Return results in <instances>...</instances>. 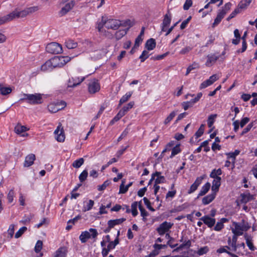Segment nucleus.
<instances>
[{
    "label": "nucleus",
    "instance_id": "obj_1",
    "mask_svg": "<svg viewBox=\"0 0 257 257\" xmlns=\"http://www.w3.org/2000/svg\"><path fill=\"white\" fill-rule=\"evenodd\" d=\"M39 10L38 6H33L29 8H26L24 10H20L19 9H16L14 11L5 16L0 18V25L7 22L13 21L16 19L22 18L26 17L29 15L32 14Z\"/></svg>",
    "mask_w": 257,
    "mask_h": 257
},
{
    "label": "nucleus",
    "instance_id": "obj_2",
    "mask_svg": "<svg viewBox=\"0 0 257 257\" xmlns=\"http://www.w3.org/2000/svg\"><path fill=\"white\" fill-rule=\"evenodd\" d=\"M97 25H102V27L107 30H116L121 26V23L118 20L102 17L101 21L97 22Z\"/></svg>",
    "mask_w": 257,
    "mask_h": 257
},
{
    "label": "nucleus",
    "instance_id": "obj_3",
    "mask_svg": "<svg viewBox=\"0 0 257 257\" xmlns=\"http://www.w3.org/2000/svg\"><path fill=\"white\" fill-rule=\"evenodd\" d=\"M250 227L248 223L242 220L241 222H233L231 230L234 235L240 236L243 234L244 231H247Z\"/></svg>",
    "mask_w": 257,
    "mask_h": 257
},
{
    "label": "nucleus",
    "instance_id": "obj_4",
    "mask_svg": "<svg viewBox=\"0 0 257 257\" xmlns=\"http://www.w3.org/2000/svg\"><path fill=\"white\" fill-rule=\"evenodd\" d=\"M74 56H55L51 59L54 68H61L70 62Z\"/></svg>",
    "mask_w": 257,
    "mask_h": 257
},
{
    "label": "nucleus",
    "instance_id": "obj_5",
    "mask_svg": "<svg viewBox=\"0 0 257 257\" xmlns=\"http://www.w3.org/2000/svg\"><path fill=\"white\" fill-rule=\"evenodd\" d=\"M24 97L22 100H27V102L32 104H40L43 102L42 95L40 93L34 94H24Z\"/></svg>",
    "mask_w": 257,
    "mask_h": 257
},
{
    "label": "nucleus",
    "instance_id": "obj_6",
    "mask_svg": "<svg viewBox=\"0 0 257 257\" xmlns=\"http://www.w3.org/2000/svg\"><path fill=\"white\" fill-rule=\"evenodd\" d=\"M119 230L117 231V237L114 241L107 242L105 246H101L102 247L101 253L103 257L106 256L109 252L114 249L116 245L119 243L118 236L119 235Z\"/></svg>",
    "mask_w": 257,
    "mask_h": 257
},
{
    "label": "nucleus",
    "instance_id": "obj_7",
    "mask_svg": "<svg viewBox=\"0 0 257 257\" xmlns=\"http://www.w3.org/2000/svg\"><path fill=\"white\" fill-rule=\"evenodd\" d=\"M46 49L48 53L51 54H60L63 51L62 46L56 42L48 44L46 47Z\"/></svg>",
    "mask_w": 257,
    "mask_h": 257
},
{
    "label": "nucleus",
    "instance_id": "obj_8",
    "mask_svg": "<svg viewBox=\"0 0 257 257\" xmlns=\"http://www.w3.org/2000/svg\"><path fill=\"white\" fill-rule=\"evenodd\" d=\"M66 106L65 101H61L57 102L51 103L48 106L49 111L52 113H55L60 110L63 109Z\"/></svg>",
    "mask_w": 257,
    "mask_h": 257
},
{
    "label": "nucleus",
    "instance_id": "obj_9",
    "mask_svg": "<svg viewBox=\"0 0 257 257\" xmlns=\"http://www.w3.org/2000/svg\"><path fill=\"white\" fill-rule=\"evenodd\" d=\"M54 134L55 135V138L58 142H63L64 141L65 137L61 124H59L58 125Z\"/></svg>",
    "mask_w": 257,
    "mask_h": 257
},
{
    "label": "nucleus",
    "instance_id": "obj_10",
    "mask_svg": "<svg viewBox=\"0 0 257 257\" xmlns=\"http://www.w3.org/2000/svg\"><path fill=\"white\" fill-rule=\"evenodd\" d=\"M126 219L124 218H121L119 219L109 220L107 222L108 227L104 229V232L108 233L110 232L112 228L114 227L115 225L121 224Z\"/></svg>",
    "mask_w": 257,
    "mask_h": 257
},
{
    "label": "nucleus",
    "instance_id": "obj_11",
    "mask_svg": "<svg viewBox=\"0 0 257 257\" xmlns=\"http://www.w3.org/2000/svg\"><path fill=\"white\" fill-rule=\"evenodd\" d=\"M100 85L98 81L93 79L88 84V91L90 93H95L100 90Z\"/></svg>",
    "mask_w": 257,
    "mask_h": 257
},
{
    "label": "nucleus",
    "instance_id": "obj_12",
    "mask_svg": "<svg viewBox=\"0 0 257 257\" xmlns=\"http://www.w3.org/2000/svg\"><path fill=\"white\" fill-rule=\"evenodd\" d=\"M172 19V16L170 12H168L164 16L163 23L161 25L162 32H166L169 26Z\"/></svg>",
    "mask_w": 257,
    "mask_h": 257
},
{
    "label": "nucleus",
    "instance_id": "obj_13",
    "mask_svg": "<svg viewBox=\"0 0 257 257\" xmlns=\"http://www.w3.org/2000/svg\"><path fill=\"white\" fill-rule=\"evenodd\" d=\"M219 77L216 74L211 76L208 79L204 81L200 84V88L203 89L211 85L217 80H218Z\"/></svg>",
    "mask_w": 257,
    "mask_h": 257
},
{
    "label": "nucleus",
    "instance_id": "obj_14",
    "mask_svg": "<svg viewBox=\"0 0 257 257\" xmlns=\"http://www.w3.org/2000/svg\"><path fill=\"white\" fill-rule=\"evenodd\" d=\"M205 177V175L197 177L195 182L191 185L189 189L188 190V194H191L195 192L198 186L201 184L202 180Z\"/></svg>",
    "mask_w": 257,
    "mask_h": 257
},
{
    "label": "nucleus",
    "instance_id": "obj_15",
    "mask_svg": "<svg viewBox=\"0 0 257 257\" xmlns=\"http://www.w3.org/2000/svg\"><path fill=\"white\" fill-rule=\"evenodd\" d=\"M173 224L166 221L162 223L157 228L159 234L163 235L167 232L172 227Z\"/></svg>",
    "mask_w": 257,
    "mask_h": 257
},
{
    "label": "nucleus",
    "instance_id": "obj_16",
    "mask_svg": "<svg viewBox=\"0 0 257 257\" xmlns=\"http://www.w3.org/2000/svg\"><path fill=\"white\" fill-rule=\"evenodd\" d=\"M75 2L73 1H70L62 7L59 12V14L61 16H63L69 12L74 7Z\"/></svg>",
    "mask_w": 257,
    "mask_h": 257
},
{
    "label": "nucleus",
    "instance_id": "obj_17",
    "mask_svg": "<svg viewBox=\"0 0 257 257\" xmlns=\"http://www.w3.org/2000/svg\"><path fill=\"white\" fill-rule=\"evenodd\" d=\"M219 56L216 54H210L207 56V61L205 65L207 67L212 66L219 58Z\"/></svg>",
    "mask_w": 257,
    "mask_h": 257
},
{
    "label": "nucleus",
    "instance_id": "obj_18",
    "mask_svg": "<svg viewBox=\"0 0 257 257\" xmlns=\"http://www.w3.org/2000/svg\"><path fill=\"white\" fill-rule=\"evenodd\" d=\"M152 179H155V184L157 185L164 183L166 181L164 176H162L161 173L159 172H156L152 174Z\"/></svg>",
    "mask_w": 257,
    "mask_h": 257
},
{
    "label": "nucleus",
    "instance_id": "obj_19",
    "mask_svg": "<svg viewBox=\"0 0 257 257\" xmlns=\"http://www.w3.org/2000/svg\"><path fill=\"white\" fill-rule=\"evenodd\" d=\"M28 130V129L26 126L20 124L17 125L15 127V133L23 137L28 136V134L26 133Z\"/></svg>",
    "mask_w": 257,
    "mask_h": 257
},
{
    "label": "nucleus",
    "instance_id": "obj_20",
    "mask_svg": "<svg viewBox=\"0 0 257 257\" xmlns=\"http://www.w3.org/2000/svg\"><path fill=\"white\" fill-rule=\"evenodd\" d=\"M96 29L99 33L107 38L112 39L114 36L109 31L105 30V28L102 27V25H96Z\"/></svg>",
    "mask_w": 257,
    "mask_h": 257
},
{
    "label": "nucleus",
    "instance_id": "obj_21",
    "mask_svg": "<svg viewBox=\"0 0 257 257\" xmlns=\"http://www.w3.org/2000/svg\"><path fill=\"white\" fill-rule=\"evenodd\" d=\"M200 220H202L206 225H207L208 227H212L214 225L215 223V219L210 217L208 215H205L202 217L200 218Z\"/></svg>",
    "mask_w": 257,
    "mask_h": 257
},
{
    "label": "nucleus",
    "instance_id": "obj_22",
    "mask_svg": "<svg viewBox=\"0 0 257 257\" xmlns=\"http://www.w3.org/2000/svg\"><path fill=\"white\" fill-rule=\"evenodd\" d=\"M226 14V11H225L224 10H220L217 14V17L215 18L214 23L212 24V27H215L218 25L222 19L224 18Z\"/></svg>",
    "mask_w": 257,
    "mask_h": 257
},
{
    "label": "nucleus",
    "instance_id": "obj_23",
    "mask_svg": "<svg viewBox=\"0 0 257 257\" xmlns=\"http://www.w3.org/2000/svg\"><path fill=\"white\" fill-rule=\"evenodd\" d=\"M216 193L212 192L210 194H209L202 198V204L206 205L211 203L215 198Z\"/></svg>",
    "mask_w": 257,
    "mask_h": 257
},
{
    "label": "nucleus",
    "instance_id": "obj_24",
    "mask_svg": "<svg viewBox=\"0 0 257 257\" xmlns=\"http://www.w3.org/2000/svg\"><path fill=\"white\" fill-rule=\"evenodd\" d=\"M54 68L51 59L47 61L41 67V70L44 72L50 71Z\"/></svg>",
    "mask_w": 257,
    "mask_h": 257
},
{
    "label": "nucleus",
    "instance_id": "obj_25",
    "mask_svg": "<svg viewBox=\"0 0 257 257\" xmlns=\"http://www.w3.org/2000/svg\"><path fill=\"white\" fill-rule=\"evenodd\" d=\"M244 237L245 240L246 244L249 249L251 251H254L255 249V247L254 246L252 238L247 233L244 234Z\"/></svg>",
    "mask_w": 257,
    "mask_h": 257
},
{
    "label": "nucleus",
    "instance_id": "obj_26",
    "mask_svg": "<svg viewBox=\"0 0 257 257\" xmlns=\"http://www.w3.org/2000/svg\"><path fill=\"white\" fill-rule=\"evenodd\" d=\"M35 160V156L34 154H31L28 155L25 158V160L24 164V167H28L31 166L33 164Z\"/></svg>",
    "mask_w": 257,
    "mask_h": 257
},
{
    "label": "nucleus",
    "instance_id": "obj_27",
    "mask_svg": "<svg viewBox=\"0 0 257 257\" xmlns=\"http://www.w3.org/2000/svg\"><path fill=\"white\" fill-rule=\"evenodd\" d=\"M213 179L211 190L212 192L216 193L221 185V178H216Z\"/></svg>",
    "mask_w": 257,
    "mask_h": 257
},
{
    "label": "nucleus",
    "instance_id": "obj_28",
    "mask_svg": "<svg viewBox=\"0 0 257 257\" xmlns=\"http://www.w3.org/2000/svg\"><path fill=\"white\" fill-rule=\"evenodd\" d=\"M253 199V196L249 193H245L240 195V202L243 203H246Z\"/></svg>",
    "mask_w": 257,
    "mask_h": 257
},
{
    "label": "nucleus",
    "instance_id": "obj_29",
    "mask_svg": "<svg viewBox=\"0 0 257 257\" xmlns=\"http://www.w3.org/2000/svg\"><path fill=\"white\" fill-rule=\"evenodd\" d=\"M67 251V249L65 247H60L54 252L53 257H65L66 255Z\"/></svg>",
    "mask_w": 257,
    "mask_h": 257
},
{
    "label": "nucleus",
    "instance_id": "obj_30",
    "mask_svg": "<svg viewBox=\"0 0 257 257\" xmlns=\"http://www.w3.org/2000/svg\"><path fill=\"white\" fill-rule=\"evenodd\" d=\"M210 184L209 182L205 183L201 188L198 195V197L202 196L206 194L210 189Z\"/></svg>",
    "mask_w": 257,
    "mask_h": 257
},
{
    "label": "nucleus",
    "instance_id": "obj_31",
    "mask_svg": "<svg viewBox=\"0 0 257 257\" xmlns=\"http://www.w3.org/2000/svg\"><path fill=\"white\" fill-rule=\"evenodd\" d=\"M216 117H217V114H211L208 117L207 124H208V126L209 128H210V132L211 131H212V130L213 129V125L214 122H215V120Z\"/></svg>",
    "mask_w": 257,
    "mask_h": 257
},
{
    "label": "nucleus",
    "instance_id": "obj_32",
    "mask_svg": "<svg viewBox=\"0 0 257 257\" xmlns=\"http://www.w3.org/2000/svg\"><path fill=\"white\" fill-rule=\"evenodd\" d=\"M127 31V29H119L115 32L114 37L116 40H119L126 34Z\"/></svg>",
    "mask_w": 257,
    "mask_h": 257
},
{
    "label": "nucleus",
    "instance_id": "obj_33",
    "mask_svg": "<svg viewBox=\"0 0 257 257\" xmlns=\"http://www.w3.org/2000/svg\"><path fill=\"white\" fill-rule=\"evenodd\" d=\"M132 94V91H128L124 95H123L119 101L118 107H119L123 103L126 102L128 100H129Z\"/></svg>",
    "mask_w": 257,
    "mask_h": 257
},
{
    "label": "nucleus",
    "instance_id": "obj_34",
    "mask_svg": "<svg viewBox=\"0 0 257 257\" xmlns=\"http://www.w3.org/2000/svg\"><path fill=\"white\" fill-rule=\"evenodd\" d=\"M65 46L69 49H72L77 47V43L71 39H67L65 42Z\"/></svg>",
    "mask_w": 257,
    "mask_h": 257
},
{
    "label": "nucleus",
    "instance_id": "obj_35",
    "mask_svg": "<svg viewBox=\"0 0 257 257\" xmlns=\"http://www.w3.org/2000/svg\"><path fill=\"white\" fill-rule=\"evenodd\" d=\"M156 45V43L155 40L153 38H151L147 41L146 48L148 50L151 51L155 48Z\"/></svg>",
    "mask_w": 257,
    "mask_h": 257
},
{
    "label": "nucleus",
    "instance_id": "obj_36",
    "mask_svg": "<svg viewBox=\"0 0 257 257\" xmlns=\"http://www.w3.org/2000/svg\"><path fill=\"white\" fill-rule=\"evenodd\" d=\"M91 237L90 233L89 231H83L79 236V239L82 243L85 242L87 240Z\"/></svg>",
    "mask_w": 257,
    "mask_h": 257
},
{
    "label": "nucleus",
    "instance_id": "obj_37",
    "mask_svg": "<svg viewBox=\"0 0 257 257\" xmlns=\"http://www.w3.org/2000/svg\"><path fill=\"white\" fill-rule=\"evenodd\" d=\"M234 36L235 39L232 40V43L234 45H237L239 43L241 38L240 34L238 29H235L234 31Z\"/></svg>",
    "mask_w": 257,
    "mask_h": 257
},
{
    "label": "nucleus",
    "instance_id": "obj_38",
    "mask_svg": "<svg viewBox=\"0 0 257 257\" xmlns=\"http://www.w3.org/2000/svg\"><path fill=\"white\" fill-rule=\"evenodd\" d=\"M124 181H122L121 184L120 185L119 193L124 194L126 193L129 187L131 186L133 184L132 182H131L128 185L124 186Z\"/></svg>",
    "mask_w": 257,
    "mask_h": 257
},
{
    "label": "nucleus",
    "instance_id": "obj_39",
    "mask_svg": "<svg viewBox=\"0 0 257 257\" xmlns=\"http://www.w3.org/2000/svg\"><path fill=\"white\" fill-rule=\"evenodd\" d=\"M252 0H242L238 5V8L240 9H246L250 4Z\"/></svg>",
    "mask_w": 257,
    "mask_h": 257
},
{
    "label": "nucleus",
    "instance_id": "obj_40",
    "mask_svg": "<svg viewBox=\"0 0 257 257\" xmlns=\"http://www.w3.org/2000/svg\"><path fill=\"white\" fill-rule=\"evenodd\" d=\"M84 162L83 158H80L73 162L72 166L75 168H79L83 164Z\"/></svg>",
    "mask_w": 257,
    "mask_h": 257
},
{
    "label": "nucleus",
    "instance_id": "obj_41",
    "mask_svg": "<svg viewBox=\"0 0 257 257\" xmlns=\"http://www.w3.org/2000/svg\"><path fill=\"white\" fill-rule=\"evenodd\" d=\"M222 171L220 169H214L210 174V177L212 178H220L219 176L221 175Z\"/></svg>",
    "mask_w": 257,
    "mask_h": 257
},
{
    "label": "nucleus",
    "instance_id": "obj_42",
    "mask_svg": "<svg viewBox=\"0 0 257 257\" xmlns=\"http://www.w3.org/2000/svg\"><path fill=\"white\" fill-rule=\"evenodd\" d=\"M138 206H139V204L137 202H134L132 204L131 212H132V215L134 216H136L138 214V212L137 211Z\"/></svg>",
    "mask_w": 257,
    "mask_h": 257
},
{
    "label": "nucleus",
    "instance_id": "obj_43",
    "mask_svg": "<svg viewBox=\"0 0 257 257\" xmlns=\"http://www.w3.org/2000/svg\"><path fill=\"white\" fill-rule=\"evenodd\" d=\"M181 152V149L180 148V145L177 144L172 149L171 155L170 156L171 158L174 157L175 155L178 154Z\"/></svg>",
    "mask_w": 257,
    "mask_h": 257
},
{
    "label": "nucleus",
    "instance_id": "obj_44",
    "mask_svg": "<svg viewBox=\"0 0 257 257\" xmlns=\"http://www.w3.org/2000/svg\"><path fill=\"white\" fill-rule=\"evenodd\" d=\"M199 67V65L198 63L194 62L192 64L189 65L187 67L185 75H188L192 70L195 69L196 68H198Z\"/></svg>",
    "mask_w": 257,
    "mask_h": 257
},
{
    "label": "nucleus",
    "instance_id": "obj_45",
    "mask_svg": "<svg viewBox=\"0 0 257 257\" xmlns=\"http://www.w3.org/2000/svg\"><path fill=\"white\" fill-rule=\"evenodd\" d=\"M176 113H177V111H175L171 112L169 114V115L167 117V118L165 119V120H164V123L165 124L169 123L173 119V118L175 117Z\"/></svg>",
    "mask_w": 257,
    "mask_h": 257
},
{
    "label": "nucleus",
    "instance_id": "obj_46",
    "mask_svg": "<svg viewBox=\"0 0 257 257\" xmlns=\"http://www.w3.org/2000/svg\"><path fill=\"white\" fill-rule=\"evenodd\" d=\"M12 92V89L10 87H0V93L2 95H7Z\"/></svg>",
    "mask_w": 257,
    "mask_h": 257
},
{
    "label": "nucleus",
    "instance_id": "obj_47",
    "mask_svg": "<svg viewBox=\"0 0 257 257\" xmlns=\"http://www.w3.org/2000/svg\"><path fill=\"white\" fill-rule=\"evenodd\" d=\"M209 251V248L208 246H203L202 247H201L200 248H199L197 251V254H198L199 255H202L204 254H206L207 252H208Z\"/></svg>",
    "mask_w": 257,
    "mask_h": 257
},
{
    "label": "nucleus",
    "instance_id": "obj_48",
    "mask_svg": "<svg viewBox=\"0 0 257 257\" xmlns=\"http://www.w3.org/2000/svg\"><path fill=\"white\" fill-rule=\"evenodd\" d=\"M15 197V191L14 189H11L7 195V199L8 200L9 203H12L14 200V198Z\"/></svg>",
    "mask_w": 257,
    "mask_h": 257
},
{
    "label": "nucleus",
    "instance_id": "obj_49",
    "mask_svg": "<svg viewBox=\"0 0 257 257\" xmlns=\"http://www.w3.org/2000/svg\"><path fill=\"white\" fill-rule=\"evenodd\" d=\"M43 242L41 240H38L35 244V251L36 253L39 252L42 248Z\"/></svg>",
    "mask_w": 257,
    "mask_h": 257
},
{
    "label": "nucleus",
    "instance_id": "obj_50",
    "mask_svg": "<svg viewBox=\"0 0 257 257\" xmlns=\"http://www.w3.org/2000/svg\"><path fill=\"white\" fill-rule=\"evenodd\" d=\"M149 50H144L140 56L141 62H144L149 56Z\"/></svg>",
    "mask_w": 257,
    "mask_h": 257
},
{
    "label": "nucleus",
    "instance_id": "obj_51",
    "mask_svg": "<svg viewBox=\"0 0 257 257\" xmlns=\"http://www.w3.org/2000/svg\"><path fill=\"white\" fill-rule=\"evenodd\" d=\"M27 228L25 226L21 227L15 234V238L20 237L26 230Z\"/></svg>",
    "mask_w": 257,
    "mask_h": 257
},
{
    "label": "nucleus",
    "instance_id": "obj_52",
    "mask_svg": "<svg viewBox=\"0 0 257 257\" xmlns=\"http://www.w3.org/2000/svg\"><path fill=\"white\" fill-rule=\"evenodd\" d=\"M94 201L92 200H89L88 202L87 203L86 206L83 207V211H87L90 210L94 205Z\"/></svg>",
    "mask_w": 257,
    "mask_h": 257
},
{
    "label": "nucleus",
    "instance_id": "obj_53",
    "mask_svg": "<svg viewBox=\"0 0 257 257\" xmlns=\"http://www.w3.org/2000/svg\"><path fill=\"white\" fill-rule=\"evenodd\" d=\"M204 124H201L199 127V128L198 129V130L195 133V136L197 138L201 137L203 133H204Z\"/></svg>",
    "mask_w": 257,
    "mask_h": 257
},
{
    "label": "nucleus",
    "instance_id": "obj_54",
    "mask_svg": "<svg viewBox=\"0 0 257 257\" xmlns=\"http://www.w3.org/2000/svg\"><path fill=\"white\" fill-rule=\"evenodd\" d=\"M88 173L86 170H84L79 175V179L81 182L85 181L87 177Z\"/></svg>",
    "mask_w": 257,
    "mask_h": 257
},
{
    "label": "nucleus",
    "instance_id": "obj_55",
    "mask_svg": "<svg viewBox=\"0 0 257 257\" xmlns=\"http://www.w3.org/2000/svg\"><path fill=\"white\" fill-rule=\"evenodd\" d=\"M134 102L131 101L127 103L126 105L124 106L122 109L126 113L129 110H130L134 106Z\"/></svg>",
    "mask_w": 257,
    "mask_h": 257
},
{
    "label": "nucleus",
    "instance_id": "obj_56",
    "mask_svg": "<svg viewBox=\"0 0 257 257\" xmlns=\"http://www.w3.org/2000/svg\"><path fill=\"white\" fill-rule=\"evenodd\" d=\"M143 201L144 202L145 204L147 206V207L149 210H150L152 211H155V209L151 206L150 201L146 197H144L143 198Z\"/></svg>",
    "mask_w": 257,
    "mask_h": 257
},
{
    "label": "nucleus",
    "instance_id": "obj_57",
    "mask_svg": "<svg viewBox=\"0 0 257 257\" xmlns=\"http://www.w3.org/2000/svg\"><path fill=\"white\" fill-rule=\"evenodd\" d=\"M192 0H186L184 5L183 9L184 10H188L192 5Z\"/></svg>",
    "mask_w": 257,
    "mask_h": 257
},
{
    "label": "nucleus",
    "instance_id": "obj_58",
    "mask_svg": "<svg viewBox=\"0 0 257 257\" xmlns=\"http://www.w3.org/2000/svg\"><path fill=\"white\" fill-rule=\"evenodd\" d=\"M110 241V237L109 235H106L103 239L102 241H101L100 244L101 246H105L107 242Z\"/></svg>",
    "mask_w": 257,
    "mask_h": 257
},
{
    "label": "nucleus",
    "instance_id": "obj_59",
    "mask_svg": "<svg viewBox=\"0 0 257 257\" xmlns=\"http://www.w3.org/2000/svg\"><path fill=\"white\" fill-rule=\"evenodd\" d=\"M253 126V124L252 123H249L242 131V132H241L240 135L241 136H243L244 135V134H245L246 133H247V132H248L250 129L251 128V127Z\"/></svg>",
    "mask_w": 257,
    "mask_h": 257
},
{
    "label": "nucleus",
    "instance_id": "obj_60",
    "mask_svg": "<svg viewBox=\"0 0 257 257\" xmlns=\"http://www.w3.org/2000/svg\"><path fill=\"white\" fill-rule=\"evenodd\" d=\"M139 208L140 210L141 215L145 217L148 215V212L146 211V210L142 206L141 202L139 203Z\"/></svg>",
    "mask_w": 257,
    "mask_h": 257
},
{
    "label": "nucleus",
    "instance_id": "obj_61",
    "mask_svg": "<svg viewBox=\"0 0 257 257\" xmlns=\"http://www.w3.org/2000/svg\"><path fill=\"white\" fill-rule=\"evenodd\" d=\"M182 105L184 109L186 110L189 107H192L193 105V104L192 103H191L190 101H188L183 102L182 103Z\"/></svg>",
    "mask_w": 257,
    "mask_h": 257
},
{
    "label": "nucleus",
    "instance_id": "obj_62",
    "mask_svg": "<svg viewBox=\"0 0 257 257\" xmlns=\"http://www.w3.org/2000/svg\"><path fill=\"white\" fill-rule=\"evenodd\" d=\"M202 96V92H199L197 93L196 96L194 98L190 100L191 101V103H192L193 104L196 103L197 102H198L201 97Z\"/></svg>",
    "mask_w": 257,
    "mask_h": 257
},
{
    "label": "nucleus",
    "instance_id": "obj_63",
    "mask_svg": "<svg viewBox=\"0 0 257 257\" xmlns=\"http://www.w3.org/2000/svg\"><path fill=\"white\" fill-rule=\"evenodd\" d=\"M192 50V47L186 46L183 48L179 52L180 54L184 55L189 53Z\"/></svg>",
    "mask_w": 257,
    "mask_h": 257
},
{
    "label": "nucleus",
    "instance_id": "obj_64",
    "mask_svg": "<svg viewBox=\"0 0 257 257\" xmlns=\"http://www.w3.org/2000/svg\"><path fill=\"white\" fill-rule=\"evenodd\" d=\"M249 121V118L248 117H245L241 119L240 121H239L240 126L241 127H243L246 124H247Z\"/></svg>",
    "mask_w": 257,
    "mask_h": 257
}]
</instances>
